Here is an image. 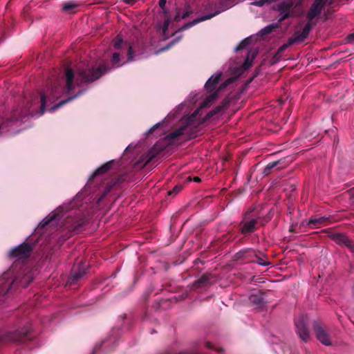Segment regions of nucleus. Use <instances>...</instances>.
<instances>
[{"instance_id":"393cba45","label":"nucleus","mask_w":354,"mask_h":354,"mask_svg":"<svg viewBox=\"0 0 354 354\" xmlns=\"http://www.w3.org/2000/svg\"><path fill=\"white\" fill-rule=\"evenodd\" d=\"M111 162H112L111 161L107 162L102 166L97 168L94 171V175L102 174H104V173L106 172L107 171H109L110 169V168L111 167Z\"/></svg>"},{"instance_id":"6e6552de","label":"nucleus","mask_w":354,"mask_h":354,"mask_svg":"<svg viewBox=\"0 0 354 354\" xmlns=\"http://www.w3.org/2000/svg\"><path fill=\"white\" fill-rule=\"evenodd\" d=\"M31 246L30 244L25 243L19 245L9 252V255L18 259H25L30 255Z\"/></svg>"},{"instance_id":"5701e85b","label":"nucleus","mask_w":354,"mask_h":354,"mask_svg":"<svg viewBox=\"0 0 354 354\" xmlns=\"http://www.w3.org/2000/svg\"><path fill=\"white\" fill-rule=\"evenodd\" d=\"M295 43H297V41H296V40L294 39V37H290V38L288 39V40L287 43H286V44H283L282 46H281L278 48V50H277V53H276L275 56H279V57H280V56L281 55L282 53H283L285 50H286L289 46H290L293 45V44H295Z\"/></svg>"},{"instance_id":"4c0bfd02","label":"nucleus","mask_w":354,"mask_h":354,"mask_svg":"<svg viewBox=\"0 0 354 354\" xmlns=\"http://www.w3.org/2000/svg\"><path fill=\"white\" fill-rule=\"evenodd\" d=\"M230 100L228 98H225L224 100H223V101L218 106L223 111V110L227 109V107L230 105Z\"/></svg>"},{"instance_id":"ea45409f","label":"nucleus","mask_w":354,"mask_h":354,"mask_svg":"<svg viewBox=\"0 0 354 354\" xmlns=\"http://www.w3.org/2000/svg\"><path fill=\"white\" fill-rule=\"evenodd\" d=\"M112 60H113V64L115 66H120L119 65V60H120V54L119 53H115L113 55V58H112Z\"/></svg>"},{"instance_id":"3c124183","label":"nucleus","mask_w":354,"mask_h":354,"mask_svg":"<svg viewBox=\"0 0 354 354\" xmlns=\"http://www.w3.org/2000/svg\"><path fill=\"white\" fill-rule=\"evenodd\" d=\"M335 0H329V6L331 8L334 7Z\"/></svg>"},{"instance_id":"72a5a7b5","label":"nucleus","mask_w":354,"mask_h":354,"mask_svg":"<svg viewBox=\"0 0 354 354\" xmlns=\"http://www.w3.org/2000/svg\"><path fill=\"white\" fill-rule=\"evenodd\" d=\"M75 97H68L67 100H63L61 102H59V104H56L55 106H53V107H51L50 109V111H55V109H57V108L60 107L61 106L65 104L66 103L68 102L69 101L73 100Z\"/></svg>"},{"instance_id":"79ce46f5","label":"nucleus","mask_w":354,"mask_h":354,"mask_svg":"<svg viewBox=\"0 0 354 354\" xmlns=\"http://www.w3.org/2000/svg\"><path fill=\"white\" fill-rule=\"evenodd\" d=\"M345 39L346 43H354V32L347 35Z\"/></svg>"},{"instance_id":"603ef678","label":"nucleus","mask_w":354,"mask_h":354,"mask_svg":"<svg viewBox=\"0 0 354 354\" xmlns=\"http://www.w3.org/2000/svg\"><path fill=\"white\" fill-rule=\"evenodd\" d=\"M167 201H165L164 202H161L162 207L167 206Z\"/></svg>"},{"instance_id":"680f3d73","label":"nucleus","mask_w":354,"mask_h":354,"mask_svg":"<svg viewBox=\"0 0 354 354\" xmlns=\"http://www.w3.org/2000/svg\"><path fill=\"white\" fill-rule=\"evenodd\" d=\"M178 354H187L186 353H180Z\"/></svg>"},{"instance_id":"f8f14e48","label":"nucleus","mask_w":354,"mask_h":354,"mask_svg":"<svg viewBox=\"0 0 354 354\" xmlns=\"http://www.w3.org/2000/svg\"><path fill=\"white\" fill-rule=\"evenodd\" d=\"M15 281H18V279H14L10 273H5L0 278V295L8 292Z\"/></svg>"},{"instance_id":"20e7f679","label":"nucleus","mask_w":354,"mask_h":354,"mask_svg":"<svg viewBox=\"0 0 354 354\" xmlns=\"http://www.w3.org/2000/svg\"><path fill=\"white\" fill-rule=\"evenodd\" d=\"M106 71L105 68L100 67L94 68H82L77 70V81L82 82H91L98 79Z\"/></svg>"},{"instance_id":"412c9836","label":"nucleus","mask_w":354,"mask_h":354,"mask_svg":"<svg viewBox=\"0 0 354 354\" xmlns=\"http://www.w3.org/2000/svg\"><path fill=\"white\" fill-rule=\"evenodd\" d=\"M73 78H74V73L71 69H67L66 71V89L68 92L72 91L74 88L73 86Z\"/></svg>"},{"instance_id":"4d7b16f0","label":"nucleus","mask_w":354,"mask_h":354,"mask_svg":"<svg viewBox=\"0 0 354 354\" xmlns=\"http://www.w3.org/2000/svg\"><path fill=\"white\" fill-rule=\"evenodd\" d=\"M256 54H257V53H252V58H254V56L256 55Z\"/></svg>"},{"instance_id":"13d9d810","label":"nucleus","mask_w":354,"mask_h":354,"mask_svg":"<svg viewBox=\"0 0 354 354\" xmlns=\"http://www.w3.org/2000/svg\"><path fill=\"white\" fill-rule=\"evenodd\" d=\"M158 126H159V124L156 123V129L158 128Z\"/></svg>"},{"instance_id":"c9c22d12","label":"nucleus","mask_w":354,"mask_h":354,"mask_svg":"<svg viewBox=\"0 0 354 354\" xmlns=\"http://www.w3.org/2000/svg\"><path fill=\"white\" fill-rule=\"evenodd\" d=\"M169 24H170V19L168 18L165 20L164 25L162 27V33L165 37H168V33H167V31L168 30Z\"/></svg>"},{"instance_id":"6e6d98bb","label":"nucleus","mask_w":354,"mask_h":354,"mask_svg":"<svg viewBox=\"0 0 354 354\" xmlns=\"http://www.w3.org/2000/svg\"><path fill=\"white\" fill-rule=\"evenodd\" d=\"M156 153H157V152H158V151L159 149H160V148H159V147H158V143H157V142H156Z\"/></svg>"},{"instance_id":"aec40b11","label":"nucleus","mask_w":354,"mask_h":354,"mask_svg":"<svg viewBox=\"0 0 354 354\" xmlns=\"http://www.w3.org/2000/svg\"><path fill=\"white\" fill-rule=\"evenodd\" d=\"M253 259L255 260V263L263 266H267L271 264L270 261L266 260L268 259L267 256L261 252L257 253L255 251V255Z\"/></svg>"},{"instance_id":"8fccbe9b","label":"nucleus","mask_w":354,"mask_h":354,"mask_svg":"<svg viewBox=\"0 0 354 354\" xmlns=\"http://www.w3.org/2000/svg\"><path fill=\"white\" fill-rule=\"evenodd\" d=\"M193 180L196 183H200L201 181V178L198 176L194 177Z\"/></svg>"},{"instance_id":"f704fd0d","label":"nucleus","mask_w":354,"mask_h":354,"mask_svg":"<svg viewBox=\"0 0 354 354\" xmlns=\"http://www.w3.org/2000/svg\"><path fill=\"white\" fill-rule=\"evenodd\" d=\"M193 10L190 8L189 5H187L186 6L185 10L184 11L183 15L181 16V19H186L189 17L192 14H193Z\"/></svg>"},{"instance_id":"7ed1b4c3","label":"nucleus","mask_w":354,"mask_h":354,"mask_svg":"<svg viewBox=\"0 0 354 354\" xmlns=\"http://www.w3.org/2000/svg\"><path fill=\"white\" fill-rule=\"evenodd\" d=\"M198 128L194 124H190V118L185 120V124L179 127L176 130L169 133L164 137V140L166 145H171L177 141L179 138L187 133L189 138H194L197 136Z\"/></svg>"},{"instance_id":"5fc2aeb1","label":"nucleus","mask_w":354,"mask_h":354,"mask_svg":"<svg viewBox=\"0 0 354 354\" xmlns=\"http://www.w3.org/2000/svg\"><path fill=\"white\" fill-rule=\"evenodd\" d=\"M124 1L127 3H130L133 1V0H124Z\"/></svg>"},{"instance_id":"c03bdc74","label":"nucleus","mask_w":354,"mask_h":354,"mask_svg":"<svg viewBox=\"0 0 354 354\" xmlns=\"http://www.w3.org/2000/svg\"><path fill=\"white\" fill-rule=\"evenodd\" d=\"M167 3V0H159V6L160 8L165 12V5Z\"/></svg>"},{"instance_id":"052dcab7","label":"nucleus","mask_w":354,"mask_h":354,"mask_svg":"<svg viewBox=\"0 0 354 354\" xmlns=\"http://www.w3.org/2000/svg\"><path fill=\"white\" fill-rule=\"evenodd\" d=\"M78 95H80V93H78ZM77 96V95H74L73 97H75L73 99H75Z\"/></svg>"},{"instance_id":"a19ab883","label":"nucleus","mask_w":354,"mask_h":354,"mask_svg":"<svg viewBox=\"0 0 354 354\" xmlns=\"http://www.w3.org/2000/svg\"><path fill=\"white\" fill-rule=\"evenodd\" d=\"M122 44V39L120 37H118L115 41H113V47L115 49H118L120 48Z\"/></svg>"},{"instance_id":"cd10ccee","label":"nucleus","mask_w":354,"mask_h":354,"mask_svg":"<svg viewBox=\"0 0 354 354\" xmlns=\"http://www.w3.org/2000/svg\"><path fill=\"white\" fill-rule=\"evenodd\" d=\"M251 43L250 38L248 37L244 39L235 48L236 51L245 49Z\"/></svg>"},{"instance_id":"7c9ffc66","label":"nucleus","mask_w":354,"mask_h":354,"mask_svg":"<svg viewBox=\"0 0 354 354\" xmlns=\"http://www.w3.org/2000/svg\"><path fill=\"white\" fill-rule=\"evenodd\" d=\"M294 16V12H279V18L278 21L281 23L283 21Z\"/></svg>"},{"instance_id":"423d86ee","label":"nucleus","mask_w":354,"mask_h":354,"mask_svg":"<svg viewBox=\"0 0 354 354\" xmlns=\"http://www.w3.org/2000/svg\"><path fill=\"white\" fill-rule=\"evenodd\" d=\"M326 5L329 6V0H314L306 14V19L314 20L320 15Z\"/></svg>"},{"instance_id":"f257e3e1","label":"nucleus","mask_w":354,"mask_h":354,"mask_svg":"<svg viewBox=\"0 0 354 354\" xmlns=\"http://www.w3.org/2000/svg\"><path fill=\"white\" fill-rule=\"evenodd\" d=\"M261 225H263L261 223V217L254 213L253 209H250L243 214L236 227L237 232L243 235V238H249Z\"/></svg>"},{"instance_id":"ddd939ff","label":"nucleus","mask_w":354,"mask_h":354,"mask_svg":"<svg viewBox=\"0 0 354 354\" xmlns=\"http://www.w3.org/2000/svg\"><path fill=\"white\" fill-rule=\"evenodd\" d=\"M295 2L293 0H283L272 6V10L278 12H294Z\"/></svg>"},{"instance_id":"1a4fd4ad","label":"nucleus","mask_w":354,"mask_h":354,"mask_svg":"<svg viewBox=\"0 0 354 354\" xmlns=\"http://www.w3.org/2000/svg\"><path fill=\"white\" fill-rule=\"evenodd\" d=\"M330 238L337 244H343L354 252V243L345 234L342 233H331Z\"/></svg>"},{"instance_id":"4468645a","label":"nucleus","mask_w":354,"mask_h":354,"mask_svg":"<svg viewBox=\"0 0 354 354\" xmlns=\"http://www.w3.org/2000/svg\"><path fill=\"white\" fill-rule=\"evenodd\" d=\"M329 223V218L326 216H313L309 218L307 225L312 229L325 226Z\"/></svg>"},{"instance_id":"6ab92c4d","label":"nucleus","mask_w":354,"mask_h":354,"mask_svg":"<svg viewBox=\"0 0 354 354\" xmlns=\"http://www.w3.org/2000/svg\"><path fill=\"white\" fill-rule=\"evenodd\" d=\"M250 302L257 308H262L265 301L261 295H251L249 297Z\"/></svg>"},{"instance_id":"f3484780","label":"nucleus","mask_w":354,"mask_h":354,"mask_svg":"<svg viewBox=\"0 0 354 354\" xmlns=\"http://www.w3.org/2000/svg\"><path fill=\"white\" fill-rule=\"evenodd\" d=\"M277 167L278 169L283 168L285 167L284 160L281 159L277 161L270 162L264 168L263 171V174L264 176L269 175L272 172V169Z\"/></svg>"},{"instance_id":"37998d69","label":"nucleus","mask_w":354,"mask_h":354,"mask_svg":"<svg viewBox=\"0 0 354 354\" xmlns=\"http://www.w3.org/2000/svg\"><path fill=\"white\" fill-rule=\"evenodd\" d=\"M176 42H177V39H174V41H171V43H170L167 46H166L165 48H162V49H160V50H156V54H157V53H160V52H162V51H163V50H167V49H169L171 45H173L174 44H175V43H176Z\"/></svg>"},{"instance_id":"c85d7f7f","label":"nucleus","mask_w":354,"mask_h":354,"mask_svg":"<svg viewBox=\"0 0 354 354\" xmlns=\"http://www.w3.org/2000/svg\"><path fill=\"white\" fill-rule=\"evenodd\" d=\"M278 27V25L270 24L269 26H266L261 30V33L262 35H266L271 33L275 28Z\"/></svg>"},{"instance_id":"de8ad7c7","label":"nucleus","mask_w":354,"mask_h":354,"mask_svg":"<svg viewBox=\"0 0 354 354\" xmlns=\"http://www.w3.org/2000/svg\"><path fill=\"white\" fill-rule=\"evenodd\" d=\"M133 59V52L131 50V48L129 49V60L131 61Z\"/></svg>"},{"instance_id":"bb28decb","label":"nucleus","mask_w":354,"mask_h":354,"mask_svg":"<svg viewBox=\"0 0 354 354\" xmlns=\"http://www.w3.org/2000/svg\"><path fill=\"white\" fill-rule=\"evenodd\" d=\"M32 281V278L30 277V275H25L19 280L18 283H19L20 286L26 288Z\"/></svg>"},{"instance_id":"e433bc0d","label":"nucleus","mask_w":354,"mask_h":354,"mask_svg":"<svg viewBox=\"0 0 354 354\" xmlns=\"http://www.w3.org/2000/svg\"><path fill=\"white\" fill-rule=\"evenodd\" d=\"M46 107V95L44 94L41 95V107L40 112L41 114H43L45 112Z\"/></svg>"},{"instance_id":"58836bf2","label":"nucleus","mask_w":354,"mask_h":354,"mask_svg":"<svg viewBox=\"0 0 354 354\" xmlns=\"http://www.w3.org/2000/svg\"><path fill=\"white\" fill-rule=\"evenodd\" d=\"M54 218V215L50 217H46L43 219V221H41L40 225L41 227H44L50 223V221H52Z\"/></svg>"},{"instance_id":"09e8293b","label":"nucleus","mask_w":354,"mask_h":354,"mask_svg":"<svg viewBox=\"0 0 354 354\" xmlns=\"http://www.w3.org/2000/svg\"><path fill=\"white\" fill-rule=\"evenodd\" d=\"M180 19H181V17H180V15H179V13L178 12V13L176 15L175 17H174V21H180Z\"/></svg>"},{"instance_id":"dca6fc26","label":"nucleus","mask_w":354,"mask_h":354,"mask_svg":"<svg viewBox=\"0 0 354 354\" xmlns=\"http://www.w3.org/2000/svg\"><path fill=\"white\" fill-rule=\"evenodd\" d=\"M222 75V73H218L208 79L205 84V88L207 93H212L215 90L217 84L221 80Z\"/></svg>"},{"instance_id":"9d476101","label":"nucleus","mask_w":354,"mask_h":354,"mask_svg":"<svg viewBox=\"0 0 354 354\" xmlns=\"http://www.w3.org/2000/svg\"><path fill=\"white\" fill-rule=\"evenodd\" d=\"M307 20L308 21L304 26L301 32H295L292 35L297 43L304 41L308 37L311 29L316 25L317 21H314L313 20L310 21L309 19Z\"/></svg>"},{"instance_id":"49530a36","label":"nucleus","mask_w":354,"mask_h":354,"mask_svg":"<svg viewBox=\"0 0 354 354\" xmlns=\"http://www.w3.org/2000/svg\"><path fill=\"white\" fill-rule=\"evenodd\" d=\"M205 346L207 348H209V349H214V346L213 344H212V342H205Z\"/></svg>"},{"instance_id":"2f4dec72","label":"nucleus","mask_w":354,"mask_h":354,"mask_svg":"<svg viewBox=\"0 0 354 354\" xmlns=\"http://www.w3.org/2000/svg\"><path fill=\"white\" fill-rule=\"evenodd\" d=\"M222 111L223 110L221 109V107L219 106H217L207 113V115H205V118L209 119L214 115L219 113Z\"/></svg>"},{"instance_id":"0eeeda50","label":"nucleus","mask_w":354,"mask_h":354,"mask_svg":"<svg viewBox=\"0 0 354 354\" xmlns=\"http://www.w3.org/2000/svg\"><path fill=\"white\" fill-rule=\"evenodd\" d=\"M313 329L315 330L317 339L324 345H331V340L329 335L324 327L318 321L313 322Z\"/></svg>"},{"instance_id":"473e14b6","label":"nucleus","mask_w":354,"mask_h":354,"mask_svg":"<svg viewBox=\"0 0 354 354\" xmlns=\"http://www.w3.org/2000/svg\"><path fill=\"white\" fill-rule=\"evenodd\" d=\"M183 189V186L180 185H176L172 190L167 192V196H175Z\"/></svg>"},{"instance_id":"b1692460","label":"nucleus","mask_w":354,"mask_h":354,"mask_svg":"<svg viewBox=\"0 0 354 354\" xmlns=\"http://www.w3.org/2000/svg\"><path fill=\"white\" fill-rule=\"evenodd\" d=\"M86 267H87L86 265H83L82 268L80 269V270L79 272L73 273L70 277V281L75 282V281L79 280L80 278H82L84 276V274L86 273Z\"/></svg>"},{"instance_id":"39448f33","label":"nucleus","mask_w":354,"mask_h":354,"mask_svg":"<svg viewBox=\"0 0 354 354\" xmlns=\"http://www.w3.org/2000/svg\"><path fill=\"white\" fill-rule=\"evenodd\" d=\"M309 317L306 315H301L295 319V330L303 342L310 339V330L308 328Z\"/></svg>"},{"instance_id":"a18cd8bd","label":"nucleus","mask_w":354,"mask_h":354,"mask_svg":"<svg viewBox=\"0 0 354 354\" xmlns=\"http://www.w3.org/2000/svg\"><path fill=\"white\" fill-rule=\"evenodd\" d=\"M244 67L245 68H249L250 66H251L252 65V62L249 60V54L248 55V57L246 58V59L245 60L244 62Z\"/></svg>"},{"instance_id":"bf43d9fd","label":"nucleus","mask_w":354,"mask_h":354,"mask_svg":"<svg viewBox=\"0 0 354 354\" xmlns=\"http://www.w3.org/2000/svg\"><path fill=\"white\" fill-rule=\"evenodd\" d=\"M156 30H157L158 29V30L160 29V27L156 25Z\"/></svg>"},{"instance_id":"864d4df0","label":"nucleus","mask_w":354,"mask_h":354,"mask_svg":"<svg viewBox=\"0 0 354 354\" xmlns=\"http://www.w3.org/2000/svg\"><path fill=\"white\" fill-rule=\"evenodd\" d=\"M155 128V125H153L148 131L147 133H150L153 131V129Z\"/></svg>"},{"instance_id":"9b49d317","label":"nucleus","mask_w":354,"mask_h":354,"mask_svg":"<svg viewBox=\"0 0 354 354\" xmlns=\"http://www.w3.org/2000/svg\"><path fill=\"white\" fill-rule=\"evenodd\" d=\"M255 255V250L252 248L241 250L234 254V261H245V262H254L253 259Z\"/></svg>"},{"instance_id":"f03ea898","label":"nucleus","mask_w":354,"mask_h":354,"mask_svg":"<svg viewBox=\"0 0 354 354\" xmlns=\"http://www.w3.org/2000/svg\"><path fill=\"white\" fill-rule=\"evenodd\" d=\"M204 10L208 11L210 10L212 12L207 13L201 17L196 18L192 21H189L185 25H183L181 28L178 29V31H183L187 30L200 22L204 21L205 20H208L212 19V17L216 16L220 14L223 11L227 10L229 7L224 5L223 1H220L218 3H213V2H207V3L203 5Z\"/></svg>"},{"instance_id":"a878e982","label":"nucleus","mask_w":354,"mask_h":354,"mask_svg":"<svg viewBox=\"0 0 354 354\" xmlns=\"http://www.w3.org/2000/svg\"><path fill=\"white\" fill-rule=\"evenodd\" d=\"M154 157H155V151L153 149V147H152L149 150V153L147 154L146 157H142L140 161L142 162H145V164H147Z\"/></svg>"},{"instance_id":"a211bd4d","label":"nucleus","mask_w":354,"mask_h":354,"mask_svg":"<svg viewBox=\"0 0 354 354\" xmlns=\"http://www.w3.org/2000/svg\"><path fill=\"white\" fill-rule=\"evenodd\" d=\"M228 84H229V81L228 80H227V81L224 82L223 83H222L218 86V89L216 91H214V93H211L206 98V100L203 102V106H206L209 103H210L212 101H214L217 97L218 92L222 91L223 89H224L225 87H227Z\"/></svg>"},{"instance_id":"c756f323","label":"nucleus","mask_w":354,"mask_h":354,"mask_svg":"<svg viewBox=\"0 0 354 354\" xmlns=\"http://www.w3.org/2000/svg\"><path fill=\"white\" fill-rule=\"evenodd\" d=\"M279 1V0H259V1H255L252 2L251 4L253 5V6H259V7H262L266 3L269 4V3H271L277 2Z\"/></svg>"},{"instance_id":"2eb2a0df","label":"nucleus","mask_w":354,"mask_h":354,"mask_svg":"<svg viewBox=\"0 0 354 354\" xmlns=\"http://www.w3.org/2000/svg\"><path fill=\"white\" fill-rule=\"evenodd\" d=\"M213 279V274L210 273L203 274L198 279L192 283V288L198 289L205 287L210 284V281Z\"/></svg>"},{"instance_id":"4be33fe9","label":"nucleus","mask_w":354,"mask_h":354,"mask_svg":"<svg viewBox=\"0 0 354 354\" xmlns=\"http://www.w3.org/2000/svg\"><path fill=\"white\" fill-rule=\"evenodd\" d=\"M78 7V4L75 1H68L62 5V10L66 13H74Z\"/></svg>"},{"instance_id":"e2e57ef3","label":"nucleus","mask_w":354,"mask_h":354,"mask_svg":"<svg viewBox=\"0 0 354 354\" xmlns=\"http://www.w3.org/2000/svg\"><path fill=\"white\" fill-rule=\"evenodd\" d=\"M303 0H299V1H302Z\"/></svg>"}]
</instances>
